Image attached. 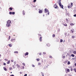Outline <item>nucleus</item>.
<instances>
[{
  "mask_svg": "<svg viewBox=\"0 0 76 76\" xmlns=\"http://www.w3.org/2000/svg\"><path fill=\"white\" fill-rule=\"evenodd\" d=\"M75 24L73 23H71L70 24V25H71V26H73V25H74Z\"/></svg>",
  "mask_w": 76,
  "mask_h": 76,
  "instance_id": "nucleus-15",
  "label": "nucleus"
},
{
  "mask_svg": "<svg viewBox=\"0 0 76 76\" xmlns=\"http://www.w3.org/2000/svg\"><path fill=\"white\" fill-rule=\"evenodd\" d=\"M4 60H5L6 61H8V60L6 59H5Z\"/></svg>",
  "mask_w": 76,
  "mask_h": 76,
  "instance_id": "nucleus-44",
  "label": "nucleus"
},
{
  "mask_svg": "<svg viewBox=\"0 0 76 76\" xmlns=\"http://www.w3.org/2000/svg\"><path fill=\"white\" fill-rule=\"evenodd\" d=\"M15 12H12V15H15Z\"/></svg>",
  "mask_w": 76,
  "mask_h": 76,
  "instance_id": "nucleus-30",
  "label": "nucleus"
},
{
  "mask_svg": "<svg viewBox=\"0 0 76 76\" xmlns=\"http://www.w3.org/2000/svg\"><path fill=\"white\" fill-rule=\"evenodd\" d=\"M4 69L5 70V71H7V69H6V68L5 67H4Z\"/></svg>",
  "mask_w": 76,
  "mask_h": 76,
  "instance_id": "nucleus-17",
  "label": "nucleus"
},
{
  "mask_svg": "<svg viewBox=\"0 0 76 76\" xmlns=\"http://www.w3.org/2000/svg\"><path fill=\"white\" fill-rule=\"evenodd\" d=\"M38 65H41V63H38Z\"/></svg>",
  "mask_w": 76,
  "mask_h": 76,
  "instance_id": "nucleus-46",
  "label": "nucleus"
},
{
  "mask_svg": "<svg viewBox=\"0 0 76 76\" xmlns=\"http://www.w3.org/2000/svg\"><path fill=\"white\" fill-rule=\"evenodd\" d=\"M66 20L67 22H68V19H67L66 18Z\"/></svg>",
  "mask_w": 76,
  "mask_h": 76,
  "instance_id": "nucleus-48",
  "label": "nucleus"
},
{
  "mask_svg": "<svg viewBox=\"0 0 76 76\" xmlns=\"http://www.w3.org/2000/svg\"><path fill=\"white\" fill-rule=\"evenodd\" d=\"M32 67H35V65H32Z\"/></svg>",
  "mask_w": 76,
  "mask_h": 76,
  "instance_id": "nucleus-41",
  "label": "nucleus"
},
{
  "mask_svg": "<svg viewBox=\"0 0 76 76\" xmlns=\"http://www.w3.org/2000/svg\"><path fill=\"white\" fill-rule=\"evenodd\" d=\"M10 36H9V39H8V40H10Z\"/></svg>",
  "mask_w": 76,
  "mask_h": 76,
  "instance_id": "nucleus-37",
  "label": "nucleus"
},
{
  "mask_svg": "<svg viewBox=\"0 0 76 76\" xmlns=\"http://www.w3.org/2000/svg\"><path fill=\"white\" fill-rule=\"evenodd\" d=\"M71 56H72V57H75V55H74L73 54H72L71 55Z\"/></svg>",
  "mask_w": 76,
  "mask_h": 76,
  "instance_id": "nucleus-25",
  "label": "nucleus"
},
{
  "mask_svg": "<svg viewBox=\"0 0 76 76\" xmlns=\"http://www.w3.org/2000/svg\"><path fill=\"white\" fill-rule=\"evenodd\" d=\"M7 23L8 24H10V23H11V21L10 20H8V21H7Z\"/></svg>",
  "mask_w": 76,
  "mask_h": 76,
  "instance_id": "nucleus-3",
  "label": "nucleus"
},
{
  "mask_svg": "<svg viewBox=\"0 0 76 76\" xmlns=\"http://www.w3.org/2000/svg\"><path fill=\"white\" fill-rule=\"evenodd\" d=\"M27 76V74H25V75H24V76Z\"/></svg>",
  "mask_w": 76,
  "mask_h": 76,
  "instance_id": "nucleus-51",
  "label": "nucleus"
},
{
  "mask_svg": "<svg viewBox=\"0 0 76 76\" xmlns=\"http://www.w3.org/2000/svg\"><path fill=\"white\" fill-rule=\"evenodd\" d=\"M11 73H12V72H11Z\"/></svg>",
  "mask_w": 76,
  "mask_h": 76,
  "instance_id": "nucleus-62",
  "label": "nucleus"
},
{
  "mask_svg": "<svg viewBox=\"0 0 76 76\" xmlns=\"http://www.w3.org/2000/svg\"><path fill=\"white\" fill-rule=\"evenodd\" d=\"M43 54H46V53L45 52H43Z\"/></svg>",
  "mask_w": 76,
  "mask_h": 76,
  "instance_id": "nucleus-38",
  "label": "nucleus"
},
{
  "mask_svg": "<svg viewBox=\"0 0 76 76\" xmlns=\"http://www.w3.org/2000/svg\"><path fill=\"white\" fill-rule=\"evenodd\" d=\"M75 36H72V38H75Z\"/></svg>",
  "mask_w": 76,
  "mask_h": 76,
  "instance_id": "nucleus-34",
  "label": "nucleus"
},
{
  "mask_svg": "<svg viewBox=\"0 0 76 76\" xmlns=\"http://www.w3.org/2000/svg\"><path fill=\"white\" fill-rule=\"evenodd\" d=\"M60 6V7L62 9H63V5H61Z\"/></svg>",
  "mask_w": 76,
  "mask_h": 76,
  "instance_id": "nucleus-9",
  "label": "nucleus"
},
{
  "mask_svg": "<svg viewBox=\"0 0 76 76\" xmlns=\"http://www.w3.org/2000/svg\"><path fill=\"white\" fill-rule=\"evenodd\" d=\"M44 76V75H43V76Z\"/></svg>",
  "mask_w": 76,
  "mask_h": 76,
  "instance_id": "nucleus-61",
  "label": "nucleus"
},
{
  "mask_svg": "<svg viewBox=\"0 0 76 76\" xmlns=\"http://www.w3.org/2000/svg\"><path fill=\"white\" fill-rule=\"evenodd\" d=\"M74 70L75 71V72H76V69L74 68Z\"/></svg>",
  "mask_w": 76,
  "mask_h": 76,
  "instance_id": "nucleus-31",
  "label": "nucleus"
},
{
  "mask_svg": "<svg viewBox=\"0 0 76 76\" xmlns=\"http://www.w3.org/2000/svg\"><path fill=\"white\" fill-rule=\"evenodd\" d=\"M48 15H50V12H49V11H48Z\"/></svg>",
  "mask_w": 76,
  "mask_h": 76,
  "instance_id": "nucleus-49",
  "label": "nucleus"
},
{
  "mask_svg": "<svg viewBox=\"0 0 76 76\" xmlns=\"http://www.w3.org/2000/svg\"><path fill=\"white\" fill-rule=\"evenodd\" d=\"M15 36V35H14V36Z\"/></svg>",
  "mask_w": 76,
  "mask_h": 76,
  "instance_id": "nucleus-59",
  "label": "nucleus"
},
{
  "mask_svg": "<svg viewBox=\"0 0 76 76\" xmlns=\"http://www.w3.org/2000/svg\"><path fill=\"white\" fill-rule=\"evenodd\" d=\"M23 69H24V68H25V67H24V66H23Z\"/></svg>",
  "mask_w": 76,
  "mask_h": 76,
  "instance_id": "nucleus-55",
  "label": "nucleus"
},
{
  "mask_svg": "<svg viewBox=\"0 0 76 76\" xmlns=\"http://www.w3.org/2000/svg\"><path fill=\"white\" fill-rule=\"evenodd\" d=\"M50 58H53V57H52V56H49Z\"/></svg>",
  "mask_w": 76,
  "mask_h": 76,
  "instance_id": "nucleus-35",
  "label": "nucleus"
},
{
  "mask_svg": "<svg viewBox=\"0 0 76 76\" xmlns=\"http://www.w3.org/2000/svg\"><path fill=\"white\" fill-rule=\"evenodd\" d=\"M71 6L72 7V6H73V3H71Z\"/></svg>",
  "mask_w": 76,
  "mask_h": 76,
  "instance_id": "nucleus-36",
  "label": "nucleus"
},
{
  "mask_svg": "<svg viewBox=\"0 0 76 76\" xmlns=\"http://www.w3.org/2000/svg\"><path fill=\"white\" fill-rule=\"evenodd\" d=\"M75 66H76V63L75 64Z\"/></svg>",
  "mask_w": 76,
  "mask_h": 76,
  "instance_id": "nucleus-56",
  "label": "nucleus"
},
{
  "mask_svg": "<svg viewBox=\"0 0 76 76\" xmlns=\"http://www.w3.org/2000/svg\"><path fill=\"white\" fill-rule=\"evenodd\" d=\"M39 13H42V10H39Z\"/></svg>",
  "mask_w": 76,
  "mask_h": 76,
  "instance_id": "nucleus-11",
  "label": "nucleus"
},
{
  "mask_svg": "<svg viewBox=\"0 0 76 76\" xmlns=\"http://www.w3.org/2000/svg\"><path fill=\"white\" fill-rule=\"evenodd\" d=\"M70 70L71 71H72H72H73V69L72 68Z\"/></svg>",
  "mask_w": 76,
  "mask_h": 76,
  "instance_id": "nucleus-43",
  "label": "nucleus"
},
{
  "mask_svg": "<svg viewBox=\"0 0 76 76\" xmlns=\"http://www.w3.org/2000/svg\"><path fill=\"white\" fill-rule=\"evenodd\" d=\"M49 11L48 10V9H45V13H48V12Z\"/></svg>",
  "mask_w": 76,
  "mask_h": 76,
  "instance_id": "nucleus-2",
  "label": "nucleus"
},
{
  "mask_svg": "<svg viewBox=\"0 0 76 76\" xmlns=\"http://www.w3.org/2000/svg\"><path fill=\"white\" fill-rule=\"evenodd\" d=\"M38 35H39V37L40 36H41V35L40 34H38Z\"/></svg>",
  "mask_w": 76,
  "mask_h": 76,
  "instance_id": "nucleus-42",
  "label": "nucleus"
},
{
  "mask_svg": "<svg viewBox=\"0 0 76 76\" xmlns=\"http://www.w3.org/2000/svg\"><path fill=\"white\" fill-rule=\"evenodd\" d=\"M9 14L10 15H12V12H9Z\"/></svg>",
  "mask_w": 76,
  "mask_h": 76,
  "instance_id": "nucleus-33",
  "label": "nucleus"
},
{
  "mask_svg": "<svg viewBox=\"0 0 76 76\" xmlns=\"http://www.w3.org/2000/svg\"><path fill=\"white\" fill-rule=\"evenodd\" d=\"M15 40H16V39H12L11 40V42H15Z\"/></svg>",
  "mask_w": 76,
  "mask_h": 76,
  "instance_id": "nucleus-1",
  "label": "nucleus"
},
{
  "mask_svg": "<svg viewBox=\"0 0 76 76\" xmlns=\"http://www.w3.org/2000/svg\"><path fill=\"white\" fill-rule=\"evenodd\" d=\"M42 54L41 53H39V55L40 56Z\"/></svg>",
  "mask_w": 76,
  "mask_h": 76,
  "instance_id": "nucleus-50",
  "label": "nucleus"
},
{
  "mask_svg": "<svg viewBox=\"0 0 76 76\" xmlns=\"http://www.w3.org/2000/svg\"><path fill=\"white\" fill-rule=\"evenodd\" d=\"M10 76H15L13 75H10Z\"/></svg>",
  "mask_w": 76,
  "mask_h": 76,
  "instance_id": "nucleus-52",
  "label": "nucleus"
},
{
  "mask_svg": "<svg viewBox=\"0 0 76 76\" xmlns=\"http://www.w3.org/2000/svg\"><path fill=\"white\" fill-rule=\"evenodd\" d=\"M42 37H40L39 39V40L40 42H42Z\"/></svg>",
  "mask_w": 76,
  "mask_h": 76,
  "instance_id": "nucleus-8",
  "label": "nucleus"
},
{
  "mask_svg": "<svg viewBox=\"0 0 76 76\" xmlns=\"http://www.w3.org/2000/svg\"><path fill=\"white\" fill-rule=\"evenodd\" d=\"M58 4L59 6L61 5V0H60L59 2L58 3Z\"/></svg>",
  "mask_w": 76,
  "mask_h": 76,
  "instance_id": "nucleus-10",
  "label": "nucleus"
},
{
  "mask_svg": "<svg viewBox=\"0 0 76 76\" xmlns=\"http://www.w3.org/2000/svg\"><path fill=\"white\" fill-rule=\"evenodd\" d=\"M74 17H76V14H75V15H74Z\"/></svg>",
  "mask_w": 76,
  "mask_h": 76,
  "instance_id": "nucleus-45",
  "label": "nucleus"
},
{
  "mask_svg": "<svg viewBox=\"0 0 76 76\" xmlns=\"http://www.w3.org/2000/svg\"><path fill=\"white\" fill-rule=\"evenodd\" d=\"M20 74H22V73L21 72H20Z\"/></svg>",
  "mask_w": 76,
  "mask_h": 76,
  "instance_id": "nucleus-53",
  "label": "nucleus"
},
{
  "mask_svg": "<svg viewBox=\"0 0 76 76\" xmlns=\"http://www.w3.org/2000/svg\"><path fill=\"white\" fill-rule=\"evenodd\" d=\"M23 15H25V12L24 11V10H23Z\"/></svg>",
  "mask_w": 76,
  "mask_h": 76,
  "instance_id": "nucleus-18",
  "label": "nucleus"
},
{
  "mask_svg": "<svg viewBox=\"0 0 76 76\" xmlns=\"http://www.w3.org/2000/svg\"><path fill=\"white\" fill-rule=\"evenodd\" d=\"M22 64L23 65V66H25V64L24 63H23Z\"/></svg>",
  "mask_w": 76,
  "mask_h": 76,
  "instance_id": "nucleus-40",
  "label": "nucleus"
},
{
  "mask_svg": "<svg viewBox=\"0 0 76 76\" xmlns=\"http://www.w3.org/2000/svg\"><path fill=\"white\" fill-rule=\"evenodd\" d=\"M0 31H1V29H0Z\"/></svg>",
  "mask_w": 76,
  "mask_h": 76,
  "instance_id": "nucleus-58",
  "label": "nucleus"
},
{
  "mask_svg": "<svg viewBox=\"0 0 76 76\" xmlns=\"http://www.w3.org/2000/svg\"><path fill=\"white\" fill-rule=\"evenodd\" d=\"M10 60L8 61V62H7V64H10Z\"/></svg>",
  "mask_w": 76,
  "mask_h": 76,
  "instance_id": "nucleus-20",
  "label": "nucleus"
},
{
  "mask_svg": "<svg viewBox=\"0 0 76 76\" xmlns=\"http://www.w3.org/2000/svg\"><path fill=\"white\" fill-rule=\"evenodd\" d=\"M73 53L75 54H76V51H74V52H73Z\"/></svg>",
  "mask_w": 76,
  "mask_h": 76,
  "instance_id": "nucleus-22",
  "label": "nucleus"
},
{
  "mask_svg": "<svg viewBox=\"0 0 76 76\" xmlns=\"http://www.w3.org/2000/svg\"><path fill=\"white\" fill-rule=\"evenodd\" d=\"M11 62H13V60H11Z\"/></svg>",
  "mask_w": 76,
  "mask_h": 76,
  "instance_id": "nucleus-54",
  "label": "nucleus"
},
{
  "mask_svg": "<svg viewBox=\"0 0 76 76\" xmlns=\"http://www.w3.org/2000/svg\"><path fill=\"white\" fill-rule=\"evenodd\" d=\"M47 45L48 47H50V44L49 43H47Z\"/></svg>",
  "mask_w": 76,
  "mask_h": 76,
  "instance_id": "nucleus-16",
  "label": "nucleus"
},
{
  "mask_svg": "<svg viewBox=\"0 0 76 76\" xmlns=\"http://www.w3.org/2000/svg\"><path fill=\"white\" fill-rule=\"evenodd\" d=\"M4 66H6V63H4Z\"/></svg>",
  "mask_w": 76,
  "mask_h": 76,
  "instance_id": "nucleus-39",
  "label": "nucleus"
},
{
  "mask_svg": "<svg viewBox=\"0 0 76 76\" xmlns=\"http://www.w3.org/2000/svg\"><path fill=\"white\" fill-rule=\"evenodd\" d=\"M66 71L68 72H70V69H66Z\"/></svg>",
  "mask_w": 76,
  "mask_h": 76,
  "instance_id": "nucleus-19",
  "label": "nucleus"
},
{
  "mask_svg": "<svg viewBox=\"0 0 76 76\" xmlns=\"http://www.w3.org/2000/svg\"><path fill=\"white\" fill-rule=\"evenodd\" d=\"M6 26H7V27H9V26H10V24H7Z\"/></svg>",
  "mask_w": 76,
  "mask_h": 76,
  "instance_id": "nucleus-7",
  "label": "nucleus"
},
{
  "mask_svg": "<svg viewBox=\"0 0 76 76\" xmlns=\"http://www.w3.org/2000/svg\"><path fill=\"white\" fill-rule=\"evenodd\" d=\"M70 64V61H69L68 62V63H67V64Z\"/></svg>",
  "mask_w": 76,
  "mask_h": 76,
  "instance_id": "nucleus-27",
  "label": "nucleus"
},
{
  "mask_svg": "<svg viewBox=\"0 0 76 76\" xmlns=\"http://www.w3.org/2000/svg\"><path fill=\"white\" fill-rule=\"evenodd\" d=\"M54 7L55 8V9H57L58 8V6L57 5L55 4L54 5Z\"/></svg>",
  "mask_w": 76,
  "mask_h": 76,
  "instance_id": "nucleus-4",
  "label": "nucleus"
},
{
  "mask_svg": "<svg viewBox=\"0 0 76 76\" xmlns=\"http://www.w3.org/2000/svg\"><path fill=\"white\" fill-rule=\"evenodd\" d=\"M36 60H37V61H39L40 59H39V58H38L36 59Z\"/></svg>",
  "mask_w": 76,
  "mask_h": 76,
  "instance_id": "nucleus-26",
  "label": "nucleus"
},
{
  "mask_svg": "<svg viewBox=\"0 0 76 76\" xmlns=\"http://www.w3.org/2000/svg\"><path fill=\"white\" fill-rule=\"evenodd\" d=\"M64 26H67V24L66 23L63 24Z\"/></svg>",
  "mask_w": 76,
  "mask_h": 76,
  "instance_id": "nucleus-13",
  "label": "nucleus"
},
{
  "mask_svg": "<svg viewBox=\"0 0 76 76\" xmlns=\"http://www.w3.org/2000/svg\"><path fill=\"white\" fill-rule=\"evenodd\" d=\"M37 1V0H34L33 2L34 3H35L36 1Z\"/></svg>",
  "mask_w": 76,
  "mask_h": 76,
  "instance_id": "nucleus-32",
  "label": "nucleus"
},
{
  "mask_svg": "<svg viewBox=\"0 0 76 76\" xmlns=\"http://www.w3.org/2000/svg\"><path fill=\"white\" fill-rule=\"evenodd\" d=\"M10 70H12V67H10Z\"/></svg>",
  "mask_w": 76,
  "mask_h": 76,
  "instance_id": "nucleus-47",
  "label": "nucleus"
},
{
  "mask_svg": "<svg viewBox=\"0 0 76 76\" xmlns=\"http://www.w3.org/2000/svg\"><path fill=\"white\" fill-rule=\"evenodd\" d=\"M16 66L18 68L20 67V66L19 65L17 64L16 65Z\"/></svg>",
  "mask_w": 76,
  "mask_h": 76,
  "instance_id": "nucleus-23",
  "label": "nucleus"
},
{
  "mask_svg": "<svg viewBox=\"0 0 76 76\" xmlns=\"http://www.w3.org/2000/svg\"><path fill=\"white\" fill-rule=\"evenodd\" d=\"M63 39H61L60 40V42H63Z\"/></svg>",
  "mask_w": 76,
  "mask_h": 76,
  "instance_id": "nucleus-24",
  "label": "nucleus"
},
{
  "mask_svg": "<svg viewBox=\"0 0 76 76\" xmlns=\"http://www.w3.org/2000/svg\"><path fill=\"white\" fill-rule=\"evenodd\" d=\"M0 57H1V54H0Z\"/></svg>",
  "mask_w": 76,
  "mask_h": 76,
  "instance_id": "nucleus-57",
  "label": "nucleus"
},
{
  "mask_svg": "<svg viewBox=\"0 0 76 76\" xmlns=\"http://www.w3.org/2000/svg\"><path fill=\"white\" fill-rule=\"evenodd\" d=\"M16 20V19H15V20Z\"/></svg>",
  "mask_w": 76,
  "mask_h": 76,
  "instance_id": "nucleus-60",
  "label": "nucleus"
},
{
  "mask_svg": "<svg viewBox=\"0 0 76 76\" xmlns=\"http://www.w3.org/2000/svg\"><path fill=\"white\" fill-rule=\"evenodd\" d=\"M14 53H18V51H15Z\"/></svg>",
  "mask_w": 76,
  "mask_h": 76,
  "instance_id": "nucleus-29",
  "label": "nucleus"
},
{
  "mask_svg": "<svg viewBox=\"0 0 76 76\" xmlns=\"http://www.w3.org/2000/svg\"><path fill=\"white\" fill-rule=\"evenodd\" d=\"M29 54V53L28 52H26V53H24L25 56H28Z\"/></svg>",
  "mask_w": 76,
  "mask_h": 76,
  "instance_id": "nucleus-6",
  "label": "nucleus"
},
{
  "mask_svg": "<svg viewBox=\"0 0 76 76\" xmlns=\"http://www.w3.org/2000/svg\"><path fill=\"white\" fill-rule=\"evenodd\" d=\"M52 36H53V37H55V34H53V35Z\"/></svg>",
  "mask_w": 76,
  "mask_h": 76,
  "instance_id": "nucleus-28",
  "label": "nucleus"
},
{
  "mask_svg": "<svg viewBox=\"0 0 76 76\" xmlns=\"http://www.w3.org/2000/svg\"><path fill=\"white\" fill-rule=\"evenodd\" d=\"M10 10H13V8H12V7H10Z\"/></svg>",
  "mask_w": 76,
  "mask_h": 76,
  "instance_id": "nucleus-21",
  "label": "nucleus"
},
{
  "mask_svg": "<svg viewBox=\"0 0 76 76\" xmlns=\"http://www.w3.org/2000/svg\"><path fill=\"white\" fill-rule=\"evenodd\" d=\"M71 31L72 33H73V32H75V30L74 29H73L72 30H71Z\"/></svg>",
  "mask_w": 76,
  "mask_h": 76,
  "instance_id": "nucleus-14",
  "label": "nucleus"
},
{
  "mask_svg": "<svg viewBox=\"0 0 76 76\" xmlns=\"http://www.w3.org/2000/svg\"><path fill=\"white\" fill-rule=\"evenodd\" d=\"M8 45L10 47H12V45L11 44H9Z\"/></svg>",
  "mask_w": 76,
  "mask_h": 76,
  "instance_id": "nucleus-12",
  "label": "nucleus"
},
{
  "mask_svg": "<svg viewBox=\"0 0 76 76\" xmlns=\"http://www.w3.org/2000/svg\"><path fill=\"white\" fill-rule=\"evenodd\" d=\"M67 6L68 9H70V8H71V7H72V6L70 5L69 4Z\"/></svg>",
  "mask_w": 76,
  "mask_h": 76,
  "instance_id": "nucleus-5",
  "label": "nucleus"
}]
</instances>
